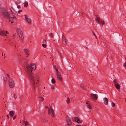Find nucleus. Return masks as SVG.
<instances>
[{
  "mask_svg": "<svg viewBox=\"0 0 126 126\" xmlns=\"http://www.w3.org/2000/svg\"><path fill=\"white\" fill-rule=\"evenodd\" d=\"M45 108H48V107L47 106H45Z\"/></svg>",
  "mask_w": 126,
  "mask_h": 126,
  "instance_id": "48",
  "label": "nucleus"
},
{
  "mask_svg": "<svg viewBox=\"0 0 126 126\" xmlns=\"http://www.w3.org/2000/svg\"><path fill=\"white\" fill-rule=\"evenodd\" d=\"M17 33H18V35H19V34H20L22 33L21 32V31L20 30H19L17 31Z\"/></svg>",
  "mask_w": 126,
  "mask_h": 126,
  "instance_id": "26",
  "label": "nucleus"
},
{
  "mask_svg": "<svg viewBox=\"0 0 126 126\" xmlns=\"http://www.w3.org/2000/svg\"><path fill=\"white\" fill-rule=\"evenodd\" d=\"M23 123L25 124V125L26 126H29V123L28 122L23 121Z\"/></svg>",
  "mask_w": 126,
  "mask_h": 126,
  "instance_id": "18",
  "label": "nucleus"
},
{
  "mask_svg": "<svg viewBox=\"0 0 126 126\" xmlns=\"http://www.w3.org/2000/svg\"><path fill=\"white\" fill-rule=\"evenodd\" d=\"M62 42L63 44V45H66L67 44V42L66 40L65 37L63 36V34H62Z\"/></svg>",
  "mask_w": 126,
  "mask_h": 126,
  "instance_id": "9",
  "label": "nucleus"
},
{
  "mask_svg": "<svg viewBox=\"0 0 126 126\" xmlns=\"http://www.w3.org/2000/svg\"><path fill=\"white\" fill-rule=\"evenodd\" d=\"M0 34L2 36H7L6 32L5 31H1L0 32Z\"/></svg>",
  "mask_w": 126,
  "mask_h": 126,
  "instance_id": "10",
  "label": "nucleus"
},
{
  "mask_svg": "<svg viewBox=\"0 0 126 126\" xmlns=\"http://www.w3.org/2000/svg\"><path fill=\"white\" fill-rule=\"evenodd\" d=\"M95 20L97 23L99 24L100 23V19L99 17H97L96 19L95 18Z\"/></svg>",
  "mask_w": 126,
  "mask_h": 126,
  "instance_id": "13",
  "label": "nucleus"
},
{
  "mask_svg": "<svg viewBox=\"0 0 126 126\" xmlns=\"http://www.w3.org/2000/svg\"><path fill=\"white\" fill-rule=\"evenodd\" d=\"M44 56H45V57H47L46 55H44Z\"/></svg>",
  "mask_w": 126,
  "mask_h": 126,
  "instance_id": "55",
  "label": "nucleus"
},
{
  "mask_svg": "<svg viewBox=\"0 0 126 126\" xmlns=\"http://www.w3.org/2000/svg\"><path fill=\"white\" fill-rule=\"evenodd\" d=\"M9 21L10 22H12V23H13V17H9Z\"/></svg>",
  "mask_w": 126,
  "mask_h": 126,
  "instance_id": "19",
  "label": "nucleus"
},
{
  "mask_svg": "<svg viewBox=\"0 0 126 126\" xmlns=\"http://www.w3.org/2000/svg\"><path fill=\"white\" fill-rule=\"evenodd\" d=\"M20 39V40L22 42L23 41V37L22 33L18 35Z\"/></svg>",
  "mask_w": 126,
  "mask_h": 126,
  "instance_id": "12",
  "label": "nucleus"
},
{
  "mask_svg": "<svg viewBox=\"0 0 126 126\" xmlns=\"http://www.w3.org/2000/svg\"><path fill=\"white\" fill-rule=\"evenodd\" d=\"M16 116H15L13 118V120H15L16 118Z\"/></svg>",
  "mask_w": 126,
  "mask_h": 126,
  "instance_id": "37",
  "label": "nucleus"
},
{
  "mask_svg": "<svg viewBox=\"0 0 126 126\" xmlns=\"http://www.w3.org/2000/svg\"><path fill=\"white\" fill-rule=\"evenodd\" d=\"M22 11V10H19L18 11V13H19L20 12H21Z\"/></svg>",
  "mask_w": 126,
  "mask_h": 126,
  "instance_id": "38",
  "label": "nucleus"
},
{
  "mask_svg": "<svg viewBox=\"0 0 126 126\" xmlns=\"http://www.w3.org/2000/svg\"><path fill=\"white\" fill-rule=\"evenodd\" d=\"M7 75L8 76V77L9 78V75L8 74H7Z\"/></svg>",
  "mask_w": 126,
  "mask_h": 126,
  "instance_id": "49",
  "label": "nucleus"
},
{
  "mask_svg": "<svg viewBox=\"0 0 126 126\" xmlns=\"http://www.w3.org/2000/svg\"><path fill=\"white\" fill-rule=\"evenodd\" d=\"M11 74V75H13V74Z\"/></svg>",
  "mask_w": 126,
  "mask_h": 126,
  "instance_id": "56",
  "label": "nucleus"
},
{
  "mask_svg": "<svg viewBox=\"0 0 126 126\" xmlns=\"http://www.w3.org/2000/svg\"><path fill=\"white\" fill-rule=\"evenodd\" d=\"M113 82L114 83V85H115V84H117L116 83L117 82H116V79H114V80Z\"/></svg>",
  "mask_w": 126,
  "mask_h": 126,
  "instance_id": "31",
  "label": "nucleus"
},
{
  "mask_svg": "<svg viewBox=\"0 0 126 126\" xmlns=\"http://www.w3.org/2000/svg\"><path fill=\"white\" fill-rule=\"evenodd\" d=\"M32 42V41H31L30 43H31Z\"/></svg>",
  "mask_w": 126,
  "mask_h": 126,
  "instance_id": "53",
  "label": "nucleus"
},
{
  "mask_svg": "<svg viewBox=\"0 0 126 126\" xmlns=\"http://www.w3.org/2000/svg\"><path fill=\"white\" fill-rule=\"evenodd\" d=\"M55 88V87L53 86L51 87V88L52 89H53Z\"/></svg>",
  "mask_w": 126,
  "mask_h": 126,
  "instance_id": "36",
  "label": "nucleus"
},
{
  "mask_svg": "<svg viewBox=\"0 0 126 126\" xmlns=\"http://www.w3.org/2000/svg\"><path fill=\"white\" fill-rule=\"evenodd\" d=\"M101 23L102 25H104L105 24V22L104 20H102Z\"/></svg>",
  "mask_w": 126,
  "mask_h": 126,
  "instance_id": "30",
  "label": "nucleus"
},
{
  "mask_svg": "<svg viewBox=\"0 0 126 126\" xmlns=\"http://www.w3.org/2000/svg\"><path fill=\"white\" fill-rule=\"evenodd\" d=\"M14 97L15 99H16V96L15 95V94L14 95Z\"/></svg>",
  "mask_w": 126,
  "mask_h": 126,
  "instance_id": "42",
  "label": "nucleus"
},
{
  "mask_svg": "<svg viewBox=\"0 0 126 126\" xmlns=\"http://www.w3.org/2000/svg\"><path fill=\"white\" fill-rule=\"evenodd\" d=\"M36 84H37V83H36Z\"/></svg>",
  "mask_w": 126,
  "mask_h": 126,
  "instance_id": "59",
  "label": "nucleus"
},
{
  "mask_svg": "<svg viewBox=\"0 0 126 126\" xmlns=\"http://www.w3.org/2000/svg\"><path fill=\"white\" fill-rule=\"evenodd\" d=\"M48 114L49 115L50 112H51L52 114L51 115L54 118L55 117V115L54 113V111L51 107L49 109H48Z\"/></svg>",
  "mask_w": 126,
  "mask_h": 126,
  "instance_id": "4",
  "label": "nucleus"
},
{
  "mask_svg": "<svg viewBox=\"0 0 126 126\" xmlns=\"http://www.w3.org/2000/svg\"><path fill=\"white\" fill-rule=\"evenodd\" d=\"M91 95V97L93 99L95 100H97L98 97L97 95V94H90Z\"/></svg>",
  "mask_w": 126,
  "mask_h": 126,
  "instance_id": "6",
  "label": "nucleus"
},
{
  "mask_svg": "<svg viewBox=\"0 0 126 126\" xmlns=\"http://www.w3.org/2000/svg\"><path fill=\"white\" fill-rule=\"evenodd\" d=\"M1 124H2V122H1Z\"/></svg>",
  "mask_w": 126,
  "mask_h": 126,
  "instance_id": "60",
  "label": "nucleus"
},
{
  "mask_svg": "<svg viewBox=\"0 0 126 126\" xmlns=\"http://www.w3.org/2000/svg\"><path fill=\"white\" fill-rule=\"evenodd\" d=\"M75 121L78 123H80L81 122L80 121L79 119L77 117H75Z\"/></svg>",
  "mask_w": 126,
  "mask_h": 126,
  "instance_id": "14",
  "label": "nucleus"
},
{
  "mask_svg": "<svg viewBox=\"0 0 126 126\" xmlns=\"http://www.w3.org/2000/svg\"><path fill=\"white\" fill-rule=\"evenodd\" d=\"M24 51L25 52V54L26 55H29V51L28 50H27L26 49H24Z\"/></svg>",
  "mask_w": 126,
  "mask_h": 126,
  "instance_id": "15",
  "label": "nucleus"
},
{
  "mask_svg": "<svg viewBox=\"0 0 126 126\" xmlns=\"http://www.w3.org/2000/svg\"><path fill=\"white\" fill-rule=\"evenodd\" d=\"M10 8V9L11 10V12H12V10L11 9V8ZM12 13V15L14 16V17H13L14 18L15 17L16 18V17H15V16H14L15 14L14 13Z\"/></svg>",
  "mask_w": 126,
  "mask_h": 126,
  "instance_id": "29",
  "label": "nucleus"
},
{
  "mask_svg": "<svg viewBox=\"0 0 126 126\" xmlns=\"http://www.w3.org/2000/svg\"><path fill=\"white\" fill-rule=\"evenodd\" d=\"M89 103V101H87L86 102V104H88Z\"/></svg>",
  "mask_w": 126,
  "mask_h": 126,
  "instance_id": "44",
  "label": "nucleus"
},
{
  "mask_svg": "<svg viewBox=\"0 0 126 126\" xmlns=\"http://www.w3.org/2000/svg\"><path fill=\"white\" fill-rule=\"evenodd\" d=\"M42 46L43 47H45V48L46 47V44H42Z\"/></svg>",
  "mask_w": 126,
  "mask_h": 126,
  "instance_id": "33",
  "label": "nucleus"
},
{
  "mask_svg": "<svg viewBox=\"0 0 126 126\" xmlns=\"http://www.w3.org/2000/svg\"><path fill=\"white\" fill-rule=\"evenodd\" d=\"M125 100L126 102V99Z\"/></svg>",
  "mask_w": 126,
  "mask_h": 126,
  "instance_id": "52",
  "label": "nucleus"
},
{
  "mask_svg": "<svg viewBox=\"0 0 126 126\" xmlns=\"http://www.w3.org/2000/svg\"><path fill=\"white\" fill-rule=\"evenodd\" d=\"M54 69H55L56 71V73H57L58 72H59L58 71V69H57L58 67L56 66L55 65V66L54 67Z\"/></svg>",
  "mask_w": 126,
  "mask_h": 126,
  "instance_id": "23",
  "label": "nucleus"
},
{
  "mask_svg": "<svg viewBox=\"0 0 126 126\" xmlns=\"http://www.w3.org/2000/svg\"><path fill=\"white\" fill-rule=\"evenodd\" d=\"M6 117H7V119H9V115H7Z\"/></svg>",
  "mask_w": 126,
  "mask_h": 126,
  "instance_id": "40",
  "label": "nucleus"
},
{
  "mask_svg": "<svg viewBox=\"0 0 126 126\" xmlns=\"http://www.w3.org/2000/svg\"><path fill=\"white\" fill-rule=\"evenodd\" d=\"M39 98L40 100V101H43L44 100V98L42 97H39Z\"/></svg>",
  "mask_w": 126,
  "mask_h": 126,
  "instance_id": "22",
  "label": "nucleus"
},
{
  "mask_svg": "<svg viewBox=\"0 0 126 126\" xmlns=\"http://www.w3.org/2000/svg\"><path fill=\"white\" fill-rule=\"evenodd\" d=\"M51 82L53 83H55V80L53 78L51 79Z\"/></svg>",
  "mask_w": 126,
  "mask_h": 126,
  "instance_id": "25",
  "label": "nucleus"
},
{
  "mask_svg": "<svg viewBox=\"0 0 126 126\" xmlns=\"http://www.w3.org/2000/svg\"><path fill=\"white\" fill-rule=\"evenodd\" d=\"M28 55H27L26 57L27 58H28V56H27Z\"/></svg>",
  "mask_w": 126,
  "mask_h": 126,
  "instance_id": "51",
  "label": "nucleus"
},
{
  "mask_svg": "<svg viewBox=\"0 0 126 126\" xmlns=\"http://www.w3.org/2000/svg\"><path fill=\"white\" fill-rule=\"evenodd\" d=\"M44 89H45V87H44Z\"/></svg>",
  "mask_w": 126,
  "mask_h": 126,
  "instance_id": "54",
  "label": "nucleus"
},
{
  "mask_svg": "<svg viewBox=\"0 0 126 126\" xmlns=\"http://www.w3.org/2000/svg\"><path fill=\"white\" fill-rule=\"evenodd\" d=\"M9 115L10 117H13L14 116V113L12 111H10L9 112Z\"/></svg>",
  "mask_w": 126,
  "mask_h": 126,
  "instance_id": "17",
  "label": "nucleus"
},
{
  "mask_svg": "<svg viewBox=\"0 0 126 126\" xmlns=\"http://www.w3.org/2000/svg\"><path fill=\"white\" fill-rule=\"evenodd\" d=\"M56 75L57 78L60 80V81H61L62 80L63 78L61 75V74L60 72H58L57 73H56Z\"/></svg>",
  "mask_w": 126,
  "mask_h": 126,
  "instance_id": "7",
  "label": "nucleus"
},
{
  "mask_svg": "<svg viewBox=\"0 0 126 126\" xmlns=\"http://www.w3.org/2000/svg\"><path fill=\"white\" fill-rule=\"evenodd\" d=\"M66 120L67 124L69 126H71L72 124L71 121L68 116H66Z\"/></svg>",
  "mask_w": 126,
  "mask_h": 126,
  "instance_id": "3",
  "label": "nucleus"
},
{
  "mask_svg": "<svg viewBox=\"0 0 126 126\" xmlns=\"http://www.w3.org/2000/svg\"><path fill=\"white\" fill-rule=\"evenodd\" d=\"M28 5V3L27 1H25L24 3V6L25 7H27Z\"/></svg>",
  "mask_w": 126,
  "mask_h": 126,
  "instance_id": "20",
  "label": "nucleus"
},
{
  "mask_svg": "<svg viewBox=\"0 0 126 126\" xmlns=\"http://www.w3.org/2000/svg\"><path fill=\"white\" fill-rule=\"evenodd\" d=\"M2 55H3V54H2Z\"/></svg>",
  "mask_w": 126,
  "mask_h": 126,
  "instance_id": "58",
  "label": "nucleus"
},
{
  "mask_svg": "<svg viewBox=\"0 0 126 126\" xmlns=\"http://www.w3.org/2000/svg\"><path fill=\"white\" fill-rule=\"evenodd\" d=\"M49 35L51 38H53L54 36L52 33H49Z\"/></svg>",
  "mask_w": 126,
  "mask_h": 126,
  "instance_id": "21",
  "label": "nucleus"
},
{
  "mask_svg": "<svg viewBox=\"0 0 126 126\" xmlns=\"http://www.w3.org/2000/svg\"><path fill=\"white\" fill-rule=\"evenodd\" d=\"M24 67L27 76L31 80L32 82V85L35 88V83L34 81L36 80V78L33 76V74L32 73V70H35L36 68V65L34 64H31L30 65L27 63H25Z\"/></svg>",
  "mask_w": 126,
  "mask_h": 126,
  "instance_id": "1",
  "label": "nucleus"
},
{
  "mask_svg": "<svg viewBox=\"0 0 126 126\" xmlns=\"http://www.w3.org/2000/svg\"><path fill=\"white\" fill-rule=\"evenodd\" d=\"M25 19L28 23L30 25L31 24L32 20L31 19L29 18H28L26 15H25Z\"/></svg>",
  "mask_w": 126,
  "mask_h": 126,
  "instance_id": "8",
  "label": "nucleus"
},
{
  "mask_svg": "<svg viewBox=\"0 0 126 126\" xmlns=\"http://www.w3.org/2000/svg\"><path fill=\"white\" fill-rule=\"evenodd\" d=\"M104 101V104L105 105H107L108 103V99L107 98H103Z\"/></svg>",
  "mask_w": 126,
  "mask_h": 126,
  "instance_id": "11",
  "label": "nucleus"
},
{
  "mask_svg": "<svg viewBox=\"0 0 126 126\" xmlns=\"http://www.w3.org/2000/svg\"><path fill=\"white\" fill-rule=\"evenodd\" d=\"M43 42L44 43L46 42V40H43Z\"/></svg>",
  "mask_w": 126,
  "mask_h": 126,
  "instance_id": "45",
  "label": "nucleus"
},
{
  "mask_svg": "<svg viewBox=\"0 0 126 126\" xmlns=\"http://www.w3.org/2000/svg\"><path fill=\"white\" fill-rule=\"evenodd\" d=\"M87 107L89 108H91L89 104L87 105Z\"/></svg>",
  "mask_w": 126,
  "mask_h": 126,
  "instance_id": "39",
  "label": "nucleus"
},
{
  "mask_svg": "<svg viewBox=\"0 0 126 126\" xmlns=\"http://www.w3.org/2000/svg\"><path fill=\"white\" fill-rule=\"evenodd\" d=\"M17 7L18 8H20V6L17 5Z\"/></svg>",
  "mask_w": 126,
  "mask_h": 126,
  "instance_id": "41",
  "label": "nucleus"
},
{
  "mask_svg": "<svg viewBox=\"0 0 126 126\" xmlns=\"http://www.w3.org/2000/svg\"><path fill=\"white\" fill-rule=\"evenodd\" d=\"M92 32V33H93V35H94L95 36V38L96 39H97V37L96 36V35H95V33H94V32Z\"/></svg>",
  "mask_w": 126,
  "mask_h": 126,
  "instance_id": "34",
  "label": "nucleus"
},
{
  "mask_svg": "<svg viewBox=\"0 0 126 126\" xmlns=\"http://www.w3.org/2000/svg\"><path fill=\"white\" fill-rule=\"evenodd\" d=\"M67 104H68L70 102V99L69 97H68L66 101Z\"/></svg>",
  "mask_w": 126,
  "mask_h": 126,
  "instance_id": "24",
  "label": "nucleus"
},
{
  "mask_svg": "<svg viewBox=\"0 0 126 126\" xmlns=\"http://www.w3.org/2000/svg\"><path fill=\"white\" fill-rule=\"evenodd\" d=\"M9 87L11 88H12L14 86V82L12 79H10L9 81Z\"/></svg>",
  "mask_w": 126,
  "mask_h": 126,
  "instance_id": "5",
  "label": "nucleus"
},
{
  "mask_svg": "<svg viewBox=\"0 0 126 126\" xmlns=\"http://www.w3.org/2000/svg\"><path fill=\"white\" fill-rule=\"evenodd\" d=\"M123 65L125 68H126V62H125L124 64Z\"/></svg>",
  "mask_w": 126,
  "mask_h": 126,
  "instance_id": "35",
  "label": "nucleus"
},
{
  "mask_svg": "<svg viewBox=\"0 0 126 126\" xmlns=\"http://www.w3.org/2000/svg\"><path fill=\"white\" fill-rule=\"evenodd\" d=\"M80 86L82 88H83V89H85V86L83 85L82 84H80Z\"/></svg>",
  "mask_w": 126,
  "mask_h": 126,
  "instance_id": "28",
  "label": "nucleus"
},
{
  "mask_svg": "<svg viewBox=\"0 0 126 126\" xmlns=\"http://www.w3.org/2000/svg\"><path fill=\"white\" fill-rule=\"evenodd\" d=\"M5 32H6V34H8L9 33L7 31H5Z\"/></svg>",
  "mask_w": 126,
  "mask_h": 126,
  "instance_id": "43",
  "label": "nucleus"
},
{
  "mask_svg": "<svg viewBox=\"0 0 126 126\" xmlns=\"http://www.w3.org/2000/svg\"><path fill=\"white\" fill-rule=\"evenodd\" d=\"M41 121L43 122H46V120L43 118L41 119Z\"/></svg>",
  "mask_w": 126,
  "mask_h": 126,
  "instance_id": "27",
  "label": "nucleus"
},
{
  "mask_svg": "<svg viewBox=\"0 0 126 126\" xmlns=\"http://www.w3.org/2000/svg\"><path fill=\"white\" fill-rule=\"evenodd\" d=\"M3 79H4V81H6V79H5L4 78H3Z\"/></svg>",
  "mask_w": 126,
  "mask_h": 126,
  "instance_id": "47",
  "label": "nucleus"
},
{
  "mask_svg": "<svg viewBox=\"0 0 126 126\" xmlns=\"http://www.w3.org/2000/svg\"><path fill=\"white\" fill-rule=\"evenodd\" d=\"M111 105L112 107H114L115 106V104L114 103L112 102L111 103Z\"/></svg>",
  "mask_w": 126,
  "mask_h": 126,
  "instance_id": "32",
  "label": "nucleus"
},
{
  "mask_svg": "<svg viewBox=\"0 0 126 126\" xmlns=\"http://www.w3.org/2000/svg\"><path fill=\"white\" fill-rule=\"evenodd\" d=\"M76 126H81L80 125H77Z\"/></svg>",
  "mask_w": 126,
  "mask_h": 126,
  "instance_id": "50",
  "label": "nucleus"
},
{
  "mask_svg": "<svg viewBox=\"0 0 126 126\" xmlns=\"http://www.w3.org/2000/svg\"><path fill=\"white\" fill-rule=\"evenodd\" d=\"M115 86L117 89H119L120 88V86L119 84H115Z\"/></svg>",
  "mask_w": 126,
  "mask_h": 126,
  "instance_id": "16",
  "label": "nucleus"
},
{
  "mask_svg": "<svg viewBox=\"0 0 126 126\" xmlns=\"http://www.w3.org/2000/svg\"><path fill=\"white\" fill-rule=\"evenodd\" d=\"M4 56L5 57H4V59H5V58H6V57H5L6 56H5V54H4Z\"/></svg>",
  "mask_w": 126,
  "mask_h": 126,
  "instance_id": "46",
  "label": "nucleus"
},
{
  "mask_svg": "<svg viewBox=\"0 0 126 126\" xmlns=\"http://www.w3.org/2000/svg\"><path fill=\"white\" fill-rule=\"evenodd\" d=\"M15 47H16V45H15Z\"/></svg>",
  "mask_w": 126,
  "mask_h": 126,
  "instance_id": "57",
  "label": "nucleus"
},
{
  "mask_svg": "<svg viewBox=\"0 0 126 126\" xmlns=\"http://www.w3.org/2000/svg\"><path fill=\"white\" fill-rule=\"evenodd\" d=\"M2 14L4 17H9V13L8 12L6 11L5 9H4L2 10Z\"/></svg>",
  "mask_w": 126,
  "mask_h": 126,
  "instance_id": "2",
  "label": "nucleus"
}]
</instances>
